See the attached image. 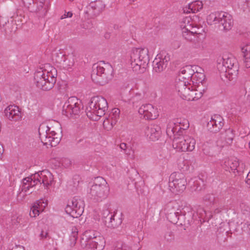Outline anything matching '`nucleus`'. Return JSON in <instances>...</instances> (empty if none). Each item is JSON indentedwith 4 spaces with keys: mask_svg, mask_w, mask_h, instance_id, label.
I'll list each match as a JSON object with an SVG mask.
<instances>
[{
    "mask_svg": "<svg viewBox=\"0 0 250 250\" xmlns=\"http://www.w3.org/2000/svg\"><path fill=\"white\" fill-rule=\"evenodd\" d=\"M49 70L38 69L34 73V82L36 86L44 91L52 89L56 82L57 71L52 66H49Z\"/></svg>",
    "mask_w": 250,
    "mask_h": 250,
    "instance_id": "f257e3e1",
    "label": "nucleus"
},
{
    "mask_svg": "<svg viewBox=\"0 0 250 250\" xmlns=\"http://www.w3.org/2000/svg\"><path fill=\"white\" fill-rule=\"evenodd\" d=\"M149 62L148 50L146 48H133L130 54V64L133 70L138 73L146 71Z\"/></svg>",
    "mask_w": 250,
    "mask_h": 250,
    "instance_id": "f03ea898",
    "label": "nucleus"
},
{
    "mask_svg": "<svg viewBox=\"0 0 250 250\" xmlns=\"http://www.w3.org/2000/svg\"><path fill=\"white\" fill-rule=\"evenodd\" d=\"M220 61L222 62H218L217 68L221 76H224L229 81L235 79L239 69V64L236 59L231 54L224 55Z\"/></svg>",
    "mask_w": 250,
    "mask_h": 250,
    "instance_id": "7ed1b4c3",
    "label": "nucleus"
},
{
    "mask_svg": "<svg viewBox=\"0 0 250 250\" xmlns=\"http://www.w3.org/2000/svg\"><path fill=\"white\" fill-rule=\"evenodd\" d=\"M108 108L106 100L102 96H97L91 98L86 112L87 117L93 121H98L105 114Z\"/></svg>",
    "mask_w": 250,
    "mask_h": 250,
    "instance_id": "20e7f679",
    "label": "nucleus"
},
{
    "mask_svg": "<svg viewBox=\"0 0 250 250\" xmlns=\"http://www.w3.org/2000/svg\"><path fill=\"white\" fill-rule=\"evenodd\" d=\"M113 68L111 65L106 68L100 64H94L92 66L91 74V79L94 83L100 85L107 84L113 78Z\"/></svg>",
    "mask_w": 250,
    "mask_h": 250,
    "instance_id": "39448f33",
    "label": "nucleus"
},
{
    "mask_svg": "<svg viewBox=\"0 0 250 250\" xmlns=\"http://www.w3.org/2000/svg\"><path fill=\"white\" fill-rule=\"evenodd\" d=\"M61 129L58 128L56 132L51 130L47 125H41L39 128V134L41 141L46 145L56 146L60 143L62 137Z\"/></svg>",
    "mask_w": 250,
    "mask_h": 250,
    "instance_id": "423d86ee",
    "label": "nucleus"
},
{
    "mask_svg": "<svg viewBox=\"0 0 250 250\" xmlns=\"http://www.w3.org/2000/svg\"><path fill=\"white\" fill-rule=\"evenodd\" d=\"M82 108L81 101L76 97H71L64 104L62 113L68 118H76L79 115Z\"/></svg>",
    "mask_w": 250,
    "mask_h": 250,
    "instance_id": "0eeeda50",
    "label": "nucleus"
},
{
    "mask_svg": "<svg viewBox=\"0 0 250 250\" xmlns=\"http://www.w3.org/2000/svg\"><path fill=\"white\" fill-rule=\"evenodd\" d=\"M105 180L102 177L96 178L93 185L92 186L90 193L97 201L105 198L109 192V188L106 186Z\"/></svg>",
    "mask_w": 250,
    "mask_h": 250,
    "instance_id": "6e6552de",
    "label": "nucleus"
},
{
    "mask_svg": "<svg viewBox=\"0 0 250 250\" xmlns=\"http://www.w3.org/2000/svg\"><path fill=\"white\" fill-rule=\"evenodd\" d=\"M196 141L193 138L186 136L175 137L173 141V147L178 151H191L194 149Z\"/></svg>",
    "mask_w": 250,
    "mask_h": 250,
    "instance_id": "1a4fd4ad",
    "label": "nucleus"
},
{
    "mask_svg": "<svg viewBox=\"0 0 250 250\" xmlns=\"http://www.w3.org/2000/svg\"><path fill=\"white\" fill-rule=\"evenodd\" d=\"M186 179L182 173H172L169 179V187L173 193L183 192L186 188Z\"/></svg>",
    "mask_w": 250,
    "mask_h": 250,
    "instance_id": "9d476101",
    "label": "nucleus"
},
{
    "mask_svg": "<svg viewBox=\"0 0 250 250\" xmlns=\"http://www.w3.org/2000/svg\"><path fill=\"white\" fill-rule=\"evenodd\" d=\"M65 211L73 218L80 217L83 212V202L78 198L74 197L71 201L68 202Z\"/></svg>",
    "mask_w": 250,
    "mask_h": 250,
    "instance_id": "9b49d317",
    "label": "nucleus"
},
{
    "mask_svg": "<svg viewBox=\"0 0 250 250\" xmlns=\"http://www.w3.org/2000/svg\"><path fill=\"white\" fill-rule=\"evenodd\" d=\"M224 125L223 118L219 115L215 114L207 123V127L210 132L217 133L222 128Z\"/></svg>",
    "mask_w": 250,
    "mask_h": 250,
    "instance_id": "f8f14e48",
    "label": "nucleus"
},
{
    "mask_svg": "<svg viewBox=\"0 0 250 250\" xmlns=\"http://www.w3.org/2000/svg\"><path fill=\"white\" fill-rule=\"evenodd\" d=\"M169 57L165 56L164 58H156L153 62V74L160 73L164 71L167 67Z\"/></svg>",
    "mask_w": 250,
    "mask_h": 250,
    "instance_id": "ddd939ff",
    "label": "nucleus"
},
{
    "mask_svg": "<svg viewBox=\"0 0 250 250\" xmlns=\"http://www.w3.org/2000/svg\"><path fill=\"white\" fill-rule=\"evenodd\" d=\"M221 16L220 19L218 20V24L219 25V27L222 28L224 30L229 31L232 27L233 21L232 16L228 13L220 12Z\"/></svg>",
    "mask_w": 250,
    "mask_h": 250,
    "instance_id": "4468645a",
    "label": "nucleus"
},
{
    "mask_svg": "<svg viewBox=\"0 0 250 250\" xmlns=\"http://www.w3.org/2000/svg\"><path fill=\"white\" fill-rule=\"evenodd\" d=\"M33 177L34 178H36L37 180H40V184H43L46 187L49 185L52 181V174L48 170H42L35 173Z\"/></svg>",
    "mask_w": 250,
    "mask_h": 250,
    "instance_id": "2eb2a0df",
    "label": "nucleus"
},
{
    "mask_svg": "<svg viewBox=\"0 0 250 250\" xmlns=\"http://www.w3.org/2000/svg\"><path fill=\"white\" fill-rule=\"evenodd\" d=\"M146 133L150 140L155 141L159 139L161 135V129L157 125H150L147 127Z\"/></svg>",
    "mask_w": 250,
    "mask_h": 250,
    "instance_id": "dca6fc26",
    "label": "nucleus"
},
{
    "mask_svg": "<svg viewBox=\"0 0 250 250\" xmlns=\"http://www.w3.org/2000/svg\"><path fill=\"white\" fill-rule=\"evenodd\" d=\"M25 1H28L25 4L22 2L24 5L27 7L28 9L31 12H38L42 9L45 0H39V1H35L34 0H27Z\"/></svg>",
    "mask_w": 250,
    "mask_h": 250,
    "instance_id": "f3484780",
    "label": "nucleus"
},
{
    "mask_svg": "<svg viewBox=\"0 0 250 250\" xmlns=\"http://www.w3.org/2000/svg\"><path fill=\"white\" fill-rule=\"evenodd\" d=\"M33 176V175H32L30 177H28L22 179L20 185V191H26L30 187H34L38 183H40V180H37V179L34 178Z\"/></svg>",
    "mask_w": 250,
    "mask_h": 250,
    "instance_id": "a211bd4d",
    "label": "nucleus"
},
{
    "mask_svg": "<svg viewBox=\"0 0 250 250\" xmlns=\"http://www.w3.org/2000/svg\"><path fill=\"white\" fill-rule=\"evenodd\" d=\"M47 205V203L44 202V201L42 199L37 201L31 208L29 213L30 217H35L37 215H39L40 210H43Z\"/></svg>",
    "mask_w": 250,
    "mask_h": 250,
    "instance_id": "6ab92c4d",
    "label": "nucleus"
},
{
    "mask_svg": "<svg viewBox=\"0 0 250 250\" xmlns=\"http://www.w3.org/2000/svg\"><path fill=\"white\" fill-rule=\"evenodd\" d=\"M122 223V219L120 214L114 212V215L111 216L108 222L105 225L107 227L111 229L118 228Z\"/></svg>",
    "mask_w": 250,
    "mask_h": 250,
    "instance_id": "aec40b11",
    "label": "nucleus"
},
{
    "mask_svg": "<svg viewBox=\"0 0 250 250\" xmlns=\"http://www.w3.org/2000/svg\"><path fill=\"white\" fill-rule=\"evenodd\" d=\"M87 246L94 250H103L105 246V241L103 237L98 236L88 243Z\"/></svg>",
    "mask_w": 250,
    "mask_h": 250,
    "instance_id": "412c9836",
    "label": "nucleus"
},
{
    "mask_svg": "<svg viewBox=\"0 0 250 250\" xmlns=\"http://www.w3.org/2000/svg\"><path fill=\"white\" fill-rule=\"evenodd\" d=\"M225 165L228 167L226 170L232 171L234 173L237 172L238 174H241L243 172V170L240 169V164L238 160H229L225 162Z\"/></svg>",
    "mask_w": 250,
    "mask_h": 250,
    "instance_id": "4be33fe9",
    "label": "nucleus"
},
{
    "mask_svg": "<svg viewBox=\"0 0 250 250\" xmlns=\"http://www.w3.org/2000/svg\"><path fill=\"white\" fill-rule=\"evenodd\" d=\"M175 88L180 96L184 99L187 94L189 87L186 85V82L179 80L176 82Z\"/></svg>",
    "mask_w": 250,
    "mask_h": 250,
    "instance_id": "5701e85b",
    "label": "nucleus"
},
{
    "mask_svg": "<svg viewBox=\"0 0 250 250\" xmlns=\"http://www.w3.org/2000/svg\"><path fill=\"white\" fill-rule=\"evenodd\" d=\"M203 95V93L198 90H193L189 88L188 90L187 94H186L184 99L188 101H192L195 99L197 100L200 99Z\"/></svg>",
    "mask_w": 250,
    "mask_h": 250,
    "instance_id": "b1692460",
    "label": "nucleus"
},
{
    "mask_svg": "<svg viewBox=\"0 0 250 250\" xmlns=\"http://www.w3.org/2000/svg\"><path fill=\"white\" fill-rule=\"evenodd\" d=\"M192 67L193 66L191 65H186L181 69L180 72L183 75L184 79L188 80L189 78H194L195 71Z\"/></svg>",
    "mask_w": 250,
    "mask_h": 250,
    "instance_id": "393cba45",
    "label": "nucleus"
},
{
    "mask_svg": "<svg viewBox=\"0 0 250 250\" xmlns=\"http://www.w3.org/2000/svg\"><path fill=\"white\" fill-rule=\"evenodd\" d=\"M5 116L10 121H15L16 117V105L10 104L4 110Z\"/></svg>",
    "mask_w": 250,
    "mask_h": 250,
    "instance_id": "a878e982",
    "label": "nucleus"
},
{
    "mask_svg": "<svg viewBox=\"0 0 250 250\" xmlns=\"http://www.w3.org/2000/svg\"><path fill=\"white\" fill-rule=\"evenodd\" d=\"M193 216L192 213L189 212L184 215H180L179 220V224L185 226L190 225L193 220Z\"/></svg>",
    "mask_w": 250,
    "mask_h": 250,
    "instance_id": "bb28decb",
    "label": "nucleus"
},
{
    "mask_svg": "<svg viewBox=\"0 0 250 250\" xmlns=\"http://www.w3.org/2000/svg\"><path fill=\"white\" fill-rule=\"evenodd\" d=\"M235 131L230 128L226 129L225 132L222 134V137L225 139L227 144H231L235 137Z\"/></svg>",
    "mask_w": 250,
    "mask_h": 250,
    "instance_id": "cd10ccee",
    "label": "nucleus"
},
{
    "mask_svg": "<svg viewBox=\"0 0 250 250\" xmlns=\"http://www.w3.org/2000/svg\"><path fill=\"white\" fill-rule=\"evenodd\" d=\"M221 16L220 12H216L210 14L207 18L208 23L209 25L218 24V20L220 19Z\"/></svg>",
    "mask_w": 250,
    "mask_h": 250,
    "instance_id": "c85d7f7f",
    "label": "nucleus"
},
{
    "mask_svg": "<svg viewBox=\"0 0 250 250\" xmlns=\"http://www.w3.org/2000/svg\"><path fill=\"white\" fill-rule=\"evenodd\" d=\"M179 205L175 200L171 201L167 203L165 208L166 213H174L180 210Z\"/></svg>",
    "mask_w": 250,
    "mask_h": 250,
    "instance_id": "c756f323",
    "label": "nucleus"
},
{
    "mask_svg": "<svg viewBox=\"0 0 250 250\" xmlns=\"http://www.w3.org/2000/svg\"><path fill=\"white\" fill-rule=\"evenodd\" d=\"M195 34H197L196 32H193L192 31H190L186 27H184L183 29V37L188 41L192 42L195 40Z\"/></svg>",
    "mask_w": 250,
    "mask_h": 250,
    "instance_id": "7c9ffc66",
    "label": "nucleus"
},
{
    "mask_svg": "<svg viewBox=\"0 0 250 250\" xmlns=\"http://www.w3.org/2000/svg\"><path fill=\"white\" fill-rule=\"evenodd\" d=\"M97 237V236L95 235L93 230H86L84 232L83 237L82 239L83 240L85 241L86 242V245L87 246L88 243L96 238Z\"/></svg>",
    "mask_w": 250,
    "mask_h": 250,
    "instance_id": "2f4dec72",
    "label": "nucleus"
},
{
    "mask_svg": "<svg viewBox=\"0 0 250 250\" xmlns=\"http://www.w3.org/2000/svg\"><path fill=\"white\" fill-rule=\"evenodd\" d=\"M188 8L190 10L192 13H195L196 11H198L202 9L203 4L202 1H194L191 3H189L188 5Z\"/></svg>",
    "mask_w": 250,
    "mask_h": 250,
    "instance_id": "473e14b6",
    "label": "nucleus"
},
{
    "mask_svg": "<svg viewBox=\"0 0 250 250\" xmlns=\"http://www.w3.org/2000/svg\"><path fill=\"white\" fill-rule=\"evenodd\" d=\"M78 230L75 227H73L71 229V233L69 236L70 245L75 246L78 238Z\"/></svg>",
    "mask_w": 250,
    "mask_h": 250,
    "instance_id": "72a5a7b5",
    "label": "nucleus"
},
{
    "mask_svg": "<svg viewBox=\"0 0 250 250\" xmlns=\"http://www.w3.org/2000/svg\"><path fill=\"white\" fill-rule=\"evenodd\" d=\"M167 219L169 222L173 224H177L179 220V211L176 212L174 213L169 212L166 213Z\"/></svg>",
    "mask_w": 250,
    "mask_h": 250,
    "instance_id": "f704fd0d",
    "label": "nucleus"
},
{
    "mask_svg": "<svg viewBox=\"0 0 250 250\" xmlns=\"http://www.w3.org/2000/svg\"><path fill=\"white\" fill-rule=\"evenodd\" d=\"M203 200L207 202L212 205H216L219 202V199L214 196L212 194H207L203 197Z\"/></svg>",
    "mask_w": 250,
    "mask_h": 250,
    "instance_id": "c9c22d12",
    "label": "nucleus"
},
{
    "mask_svg": "<svg viewBox=\"0 0 250 250\" xmlns=\"http://www.w3.org/2000/svg\"><path fill=\"white\" fill-rule=\"evenodd\" d=\"M74 64V62L72 57L66 56L64 59V62H62L61 65H62L64 69L68 70L69 68H71Z\"/></svg>",
    "mask_w": 250,
    "mask_h": 250,
    "instance_id": "e433bc0d",
    "label": "nucleus"
},
{
    "mask_svg": "<svg viewBox=\"0 0 250 250\" xmlns=\"http://www.w3.org/2000/svg\"><path fill=\"white\" fill-rule=\"evenodd\" d=\"M66 56V55L63 54L62 52H56L52 54V59L56 63L62 64Z\"/></svg>",
    "mask_w": 250,
    "mask_h": 250,
    "instance_id": "4c0bfd02",
    "label": "nucleus"
},
{
    "mask_svg": "<svg viewBox=\"0 0 250 250\" xmlns=\"http://www.w3.org/2000/svg\"><path fill=\"white\" fill-rule=\"evenodd\" d=\"M212 145L208 142L204 143L203 146V151L205 154L209 156L213 155Z\"/></svg>",
    "mask_w": 250,
    "mask_h": 250,
    "instance_id": "58836bf2",
    "label": "nucleus"
},
{
    "mask_svg": "<svg viewBox=\"0 0 250 250\" xmlns=\"http://www.w3.org/2000/svg\"><path fill=\"white\" fill-rule=\"evenodd\" d=\"M156 110H157V108H154L152 104H148L142 105L139 109L138 112L139 114H144V112L146 111L149 112Z\"/></svg>",
    "mask_w": 250,
    "mask_h": 250,
    "instance_id": "ea45409f",
    "label": "nucleus"
},
{
    "mask_svg": "<svg viewBox=\"0 0 250 250\" xmlns=\"http://www.w3.org/2000/svg\"><path fill=\"white\" fill-rule=\"evenodd\" d=\"M194 78L191 79L192 80V82L198 84L201 83L202 84L203 81L204 80L205 77V76L204 75V74L198 72L197 70H196V71L195 72V73L194 74Z\"/></svg>",
    "mask_w": 250,
    "mask_h": 250,
    "instance_id": "a19ab883",
    "label": "nucleus"
},
{
    "mask_svg": "<svg viewBox=\"0 0 250 250\" xmlns=\"http://www.w3.org/2000/svg\"><path fill=\"white\" fill-rule=\"evenodd\" d=\"M143 115L144 118L147 120H154L157 118L158 116V111L156 110L154 111H150L148 112L146 111L144 112V114H140Z\"/></svg>",
    "mask_w": 250,
    "mask_h": 250,
    "instance_id": "79ce46f5",
    "label": "nucleus"
},
{
    "mask_svg": "<svg viewBox=\"0 0 250 250\" xmlns=\"http://www.w3.org/2000/svg\"><path fill=\"white\" fill-rule=\"evenodd\" d=\"M114 213L110 212L108 209L103 210L102 213V219L103 222L105 225L108 222V219H109L111 216H113Z\"/></svg>",
    "mask_w": 250,
    "mask_h": 250,
    "instance_id": "37998d69",
    "label": "nucleus"
},
{
    "mask_svg": "<svg viewBox=\"0 0 250 250\" xmlns=\"http://www.w3.org/2000/svg\"><path fill=\"white\" fill-rule=\"evenodd\" d=\"M202 185L199 181L195 180L193 182V185L191 186V188L194 191H201L204 186L203 182L202 181Z\"/></svg>",
    "mask_w": 250,
    "mask_h": 250,
    "instance_id": "c03bdc74",
    "label": "nucleus"
},
{
    "mask_svg": "<svg viewBox=\"0 0 250 250\" xmlns=\"http://www.w3.org/2000/svg\"><path fill=\"white\" fill-rule=\"evenodd\" d=\"M241 212L243 214L248 215L250 212V208L245 203H242L240 204Z\"/></svg>",
    "mask_w": 250,
    "mask_h": 250,
    "instance_id": "a18cd8bd",
    "label": "nucleus"
},
{
    "mask_svg": "<svg viewBox=\"0 0 250 250\" xmlns=\"http://www.w3.org/2000/svg\"><path fill=\"white\" fill-rule=\"evenodd\" d=\"M14 16H11L7 21V22H5V26L6 28L7 27L8 28V29L10 30V32H12V30L13 28V26L16 23H14Z\"/></svg>",
    "mask_w": 250,
    "mask_h": 250,
    "instance_id": "49530a36",
    "label": "nucleus"
},
{
    "mask_svg": "<svg viewBox=\"0 0 250 250\" xmlns=\"http://www.w3.org/2000/svg\"><path fill=\"white\" fill-rule=\"evenodd\" d=\"M98 3H102V1L101 0H96L95 1H92L90 3V6L92 8L94 9H98L99 11L100 9H102L104 7V4H102V6H99L97 4Z\"/></svg>",
    "mask_w": 250,
    "mask_h": 250,
    "instance_id": "de8ad7c7",
    "label": "nucleus"
},
{
    "mask_svg": "<svg viewBox=\"0 0 250 250\" xmlns=\"http://www.w3.org/2000/svg\"><path fill=\"white\" fill-rule=\"evenodd\" d=\"M117 118H114L113 117H111V121H109L108 118L106 117L105 119L104 120L103 122V125L104 127H105L106 124L110 123L112 126H113V125H115L117 122Z\"/></svg>",
    "mask_w": 250,
    "mask_h": 250,
    "instance_id": "09e8293b",
    "label": "nucleus"
},
{
    "mask_svg": "<svg viewBox=\"0 0 250 250\" xmlns=\"http://www.w3.org/2000/svg\"><path fill=\"white\" fill-rule=\"evenodd\" d=\"M244 63L245 67L247 68H250V55L248 54L243 55Z\"/></svg>",
    "mask_w": 250,
    "mask_h": 250,
    "instance_id": "8fccbe9b",
    "label": "nucleus"
},
{
    "mask_svg": "<svg viewBox=\"0 0 250 250\" xmlns=\"http://www.w3.org/2000/svg\"><path fill=\"white\" fill-rule=\"evenodd\" d=\"M129 177L133 181H134L136 178H138L139 177V173L136 171L135 169H132L129 172Z\"/></svg>",
    "mask_w": 250,
    "mask_h": 250,
    "instance_id": "3c124183",
    "label": "nucleus"
},
{
    "mask_svg": "<svg viewBox=\"0 0 250 250\" xmlns=\"http://www.w3.org/2000/svg\"><path fill=\"white\" fill-rule=\"evenodd\" d=\"M238 3L239 6L240 5V4H242V3H244V6L242 7V8L245 9L247 7L250 8V0H238Z\"/></svg>",
    "mask_w": 250,
    "mask_h": 250,
    "instance_id": "603ef678",
    "label": "nucleus"
},
{
    "mask_svg": "<svg viewBox=\"0 0 250 250\" xmlns=\"http://www.w3.org/2000/svg\"><path fill=\"white\" fill-rule=\"evenodd\" d=\"M189 127V123L188 120L184 119L180 124V129H182L183 130H186L188 129Z\"/></svg>",
    "mask_w": 250,
    "mask_h": 250,
    "instance_id": "864d4df0",
    "label": "nucleus"
},
{
    "mask_svg": "<svg viewBox=\"0 0 250 250\" xmlns=\"http://www.w3.org/2000/svg\"><path fill=\"white\" fill-rule=\"evenodd\" d=\"M242 229L244 231L246 232L250 235V222H247L246 223H244Z\"/></svg>",
    "mask_w": 250,
    "mask_h": 250,
    "instance_id": "5fc2aeb1",
    "label": "nucleus"
},
{
    "mask_svg": "<svg viewBox=\"0 0 250 250\" xmlns=\"http://www.w3.org/2000/svg\"><path fill=\"white\" fill-rule=\"evenodd\" d=\"M165 238L168 241H171L173 239V234L172 232H167L165 235Z\"/></svg>",
    "mask_w": 250,
    "mask_h": 250,
    "instance_id": "6e6d98bb",
    "label": "nucleus"
},
{
    "mask_svg": "<svg viewBox=\"0 0 250 250\" xmlns=\"http://www.w3.org/2000/svg\"><path fill=\"white\" fill-rule=\"evenodd\" d=\"M242 51L243 53V55L248 54V55H250V44L247 45L245 46L242 48Z\"/></svg>",
    "mask_w": 250,
    "mask_h": 250,
    "instance_id": "4d7b16f0",
    "label": "nucleus"
},
{
    "mask_svg": "<svg viewBox=\"0 0 250 250\" xmlns=\"http://www.w3.org/2000/svg\"><path fill=\"white\" fill-rule=\"evenodd\" d=\"M120 112V110L119 108H115L112 109V117H114V118H117L119 117V114Z\"/></svg>",
    "mask_w": 250,
    "mask_h": 250,
    "instance_id": "13d9d810",
    "label": "nucleus"
},
{
    "mask_svg": "<svg viewBox=\"0 0 250 250\" xmlns=\"http://www.w3.org/2000/svg\"><path fill=\"white\" fill-rule=\"evenodd\" d=\"M17 109L18 111V113H19L20 114H19V113H17V121L19 120H21V118L22 117V115L23 112H22L21 109L17 105Z\"/></svg>",
    "mask_w": 250,
    "mask_h": 250,
    "instance_id": "bf43d9fd",
    "label": "nucleus"
},
{
    "mask_svg": "<svg viewBox=\"0 0 250 250\" xmlns=\"http://www.w3.org/2000/svg\"><path fill=\"white\" fill-rule=\"evenodd\" d=\"M88 143H87L85 141L83 140H80L78 143L77 145L79 146H88Z\"/></svg>",
    "mask_w": 250,
    "mask_h": 250,
    "instance_id": "052dcab7",
    "label": "nucleus"
},
{
    "mask_svg": "<svg viewBox=\"0 0 250 250\" xmlns=\"http://www.w3.org/2000/svg\"><path fill=\"white\" fill-rule=\"evenodd\" d=\"M246 183L248 185L250 186V171L249 172V173L247 174Z\"/></svg>",
    "mask_w": 250,
    "mask_h": 250,
    "instance_id": "680f3d73",
    "label": "nucleus"
},
{
    "mask_svg": "<svg viewBox=\"0 0 250 250\" xmlns=\"http://www.w3.org/2000/svg\"><path fill=\"white\" fill-rule=\"evenodd\" d=\"M173 44L174 47L175 49L179 48L181 45L180 42L178 41H175L174 42H173Z\"/></svg>",
    "mask_w": 250,
    "mask_h": 250,
    "instance_id": "e2e57ef3",
    "label": "nucleus"
},
{
    "mask_svg": "<svg viewBox=\"0 0 250 250\" xmlns=\"http://www.w3.org/2000/svg\"><path fill=\"white\" fill-rule=\"evenodd\" d=\"M126 144L125 143H121L120 145V147L121 148V149H123V150H125L126 148H127V146H126Z\"/></svg>",
    "mask_w": 250,
    "mask_h": 250,
    "instance_id": "0e129e2a",
    "label": "nucleus"
},
{
    "mask_svg": "<svg viewBox=\"0 0 250 250\" xmlns=\"http://www.w3.org/2000/svg\"><path fill=\"white\" fill-rule=\"evenodd\" d=\"M47 234L48 233L47 232H44L43 231H42L41 233H40V236L42 238H46Z\"/></svg>",
    "mask_w": 250,
    "mask_h": 250,
    "instance_id": "69168bd1",
    "label": "nucleus"
},
{
    "mask_svg": "<svg viewBox=\"0 0 250 250\" xmlns=\"http://www.w3.org/2000/svg\"><path fill=\"white\" fill-rule=\"evenodd\" d=\"M117 249H121L123 250H132V249L128 246H124L122 248H118Z\"/></svg>",
    "mask_w": 250,
    "mask_h": 250,
    "instance_id": "338daca9",
    "label": "nucleus"
},
{
    "mask_svg": "<svg viewBox=\"0 0 250 250\" xmlns=\"http://www.w3.org/2000/svg\"><path fill=\"white\" fill-rule=\"evenodd\" d=\"M4 152V148L3 146L1 143H0V156L2 155V154Z\"/></svg>",
    "mask_w": 250,
    "mask_h": 250,
    "instance_id": "774afa93",
    "label": "nucleus"
}]
</instances>
